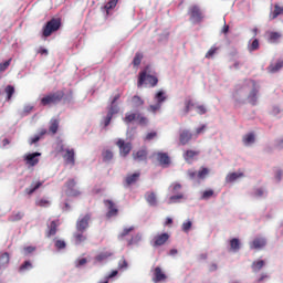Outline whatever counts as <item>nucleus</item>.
<instances>
[{
    "instance_id": "nucleus-1",
    "label": "nucleus",
    "mask_w": 283,
    "mask_h": 283,
    "mask_svg": "<svg viewBox=\"0 0 283 283\" xmlns=\"http://www.w3.org/2000/svg\"><path fill=\"white\" fill-rule=\"evenodd\" d=\"M159 80L155 72H151L150 67H145L144 71L139 73L137 86L140 87L144 84L149 85L150 87L157 86Z\"/></svg>"
},
{
    "instance_id": "nucleus-2",
    "label": "nucleus",
    "mask_w": 283,
    "mask_h": 283,
    "mask_svg": "<svg viewBox=\"0 0 283 283\" xmlns=\"http://www.w3.org/2000/svg\"><path fill=\"white\" fill-rule=\"evenodd\" d=\"M188 15L192 24H200L205 20V13L198 4H192L188 8Z\"/></svg>"
},
{
    "instance_id": "nucleus-3",
    "label": "nucleus",
    "mask_w": 283,
    "mask_h": 283,
    "mask_svg": "<svg viewBox=\"0 0 283 283\" xmlns=\"http://www.w3.org/2000/svg\"><path fill=\"white\" fill-rule=\"evenodd\" d=\"M64 96L65 93L63 91L50 93L41 99V105H43L44 107L46 105H56L57 103H61V101H63Z\"/></svg>"
},
{
    "instance_id": "nucleus-4",
    "label": "nucleus",
    "mask_w": 283,
    "mask_h": 283,
    "mask_svg": "<svg viewBox=\"0 0 283 283\" xmlns=\"http://www.w3.org/2000/svg\"><path fill=\"white\" fill-rule=\"evenodd\" d=\"M123 120L126 125H129L133 122H137L140 126L148 125V118L142 115L140 113H126Z\"/></svg>"
},
{
    "instance_id": "nucleus-5",
    "label": "nucleus",
    "mask_w": 283,
    "mask_h": 283,
    "mask_svg": "<svg viewBox=\"0 0 283 283\" xmlns=\"http://www.w3.org/2000/svg\"><path fill=\"white\" fill-rule=\"evenodd\" d=\"M61 28V19H51L43 28V36L50 38L54 32H57Z\"/></svg>"
},
{
    "instance_id": "nucleus-6",
    "label": "nucleus",
    "mask_w": 283,
    "mask_h": 283,
    "mask_svg": "<svg viewBox=\"0 0 283 283\" xmlns=\"http://www.w3.org/2000/svg\"><path fill=\"white\" fill-rule=\"evenodd\" d=\"M92 220V213H86L76 220L75 229L77 232H85L90 228V222Z\"/></svg>"
},
{
    "instance_id": "nucleus-7",
    "label": "nucleus",
    "mask_w": 283,
    "mask_h": 283,
    "mask_svg": "<svg viewBox=\"0 0 283 283\" xmlns=\"http://www.w3.org/2000/svg\"><path fill=\"white\" fill-rule=\"evenodd\" d=\"M117 148L119 149V155L122 157H127L130 150L133 149V145L130 142H125L123 138H118L115 143Z\"/></svg>"
},
{
    "instance_id": "nucleus-8",
    "label": "nucleus",
    "mask_w": 283,
    "mask_h": 283,
    "mask_svg": "<svg viewBox=\"0 0 283 283\" xmlns=\"http://www.w3.org/2000/svg\"><path fill=\"white\" fill-rule=\"evenodd\" d=\"M104 205L108 209L106 212L107 219L116 218V216H118V208H116V203H114L113 200H104Z\"/></svg>"
},
{
    "instance_id": "nucleus-9",
    "label": "nucleus",
    "mask_w": 283,
    "mask_h": 283,
    "mask_svg": "<svg viewBox=\"0 0 283 283\" xmlns=\"http://www.w3.org/2000/svg\"><path fill=\"white\" fill-rule=\"evenodd\" d=\"M41 156V153H29L25 157H24V161L28 166L30 167H34L39 164L40 159L39 157Z\"/></svg>"
},
{
    "instance_id": "nucleus-10",
    "label": "nucleus",
    "mask_w": 283,
    "mask_h": 283,
    "mask_svg": "<svg viewBox=\"0 0 283 283\" xmlns=\"http://www.w3.org/2000/svg\"><path fill=\"white\" fill-rule=\"evenodd\" d=\"M66 187V192H69L70 196L78 197L81 195L80 190H76V181L75 179H69L66 184H64Z\"/></svg>"
},
{
    "instance_id": "nucleus-11",
    "label": "nucleus",
    "mask_w": 283,
    "mask_h": 283,
    "mask_svg": "<svg viewBox=\"0 0 283 283\" xmlns=\"http://www.w3.org/2000/svg\"><path fill=\"white\" fill-rule=\"evenodd\" d=\"M266 245V239L265 238H255L252 242H250V249L251 250H262Z\"/></svg>"
},
{
    "instance_id": "nucleus-12",
    "label": "nucleus",
    "mask_w": 283,
    "mask_h": 283,
    "mask_svg": "<svg viewBox=\"0 0 283 283\" xmlns=\"http://www.w3.org/2000/svg\"><path fill=\"white\" fill-rule=\"evenodd\" d=\"M148 156L147 147H142L140 149L133 153L134 160L146 161Z\"/></svg>"
},
{
    "instance_id": "nucleus-13",
    "label": "nucleus",
    "mask_w": 283,
    "mask_h": 283,
    "mask_svg": "<svg viewBox=\"0 0 283 283\" xmlns=\"http://www.w3.org/2000/svg\"><path fill=\"white\" fill-rule=\"evenodd\" d=\"M193 135L190 130L184 129L179 133V143L182 146H186L191 139Z\"/></svg>"
},
{
    "instance_id": "nucleus-14",
    "label": "nucleus",
    "mask_w": 283,
    "mask_h": 283,
    "mask_svg": "<svg viewBox=\"0 0 283 283\" xmlns=\"http://www.w3.org/2000/svg\"><path fill=\"white\" fill-rule=\"evenodd\" d=\"M170 235L169 233L165 232L161 234H157L154 238V247H163L166 244V242L169 240Z\"/></svg>"
},
{
    "instance_id": "nucleus-15",
    "label": "nucleus",
    "mask_w": 283,
    "mask_h": 283,
    "mask_svg": "<svg viewBox=\"0 0 283 283\" xmlns=\"http://www.w3.org/2000/svg\"><path fill=\"white\" fill-rule=\"evenodd\" d=\"M157 158H158L159 164L164 168L169 167L171 164V159H170L169 155H167V153H157Z\"/></svg>"
},
{
    "instance_id": "nucleus-16",
    "label": "nucleus",
    "mask_w": 283,
    "mask_h": 283,
    "mask_svg": "<svg viewBox=\"0 0 283 283\" xmlns=\"http://www.w3.org/2000/svg\"><path fill=\"white\" fill-rule=\"evenodd\" d=\"M167 280V275L163 272L161 268H155L153 281L155 283L165 282Z\"/></svg>"
},
{
    "instance_id": "nucleus-17",
    "label": "nucleus",
    "mask_w": 283,
    "mask_h": 283,
    "mask_svg": "<svg viewBox=\"0 0 283 283\" xmlns=\"http://www.w3.org/2000/svg\"><path fill=\"white\" fill-rule=\"evenodd\" d=\"M84 233L85 231H76L73 233V240L76 245H80L87 241V237Z\"/></svg>"
},
{
    "instance_id": "nucleus-18",
    "label": "nucleus",
    "mask_w": 283,
    "mask_h": 283,
    "mask_svg": "<svg viewBox=\"0 0 283 283\" xmlns=\"http://www.w3.org/2000/svg\"><path fill=\"white\" fill-rule=\"evenodd\" d=\"M64 161L66 165L75 166V151L74 149H66V154L64 155Z\"/></svg>"
},
{
    "instance_id": "nucleus-19",
    "label": "nucleus",
    "mask_w": 283,
    "mask_h": 283,
    "mask_svg": "<svg viewBox=\"0 0 283 283\" xmlns=\"http://www.w3.org/2000/svg\"><path fill=\"white\" fill-rule=\"evenodd\" d=\"M185 108L184 114L188 115L193 108L196 109L197 104L190 97L186 98L184 102Z\"/></svg>"
},
{
    "instance_id": "nucleus-20",
    "label": "nucleus",
    "mask_w": 283,
    "mask_h": 283,
    "mask_svg": "<svg viewBox=\"0 0 283 283\" xmlns=\"http://www.w3.org/2000/svg\"><path fill=\"white\" fill-rule=\"evenodd\" d=\"M280 15H283V6H280V3H275L274 11L270 13V20H276Z\"/></svg>"
},
{
    "instance_id": "nucleus-21",
    "label": "nucleus",
    "mask_w": 283,
    "mask_h": 283,
    "mask_svg": "<svg viewBox=\"0 0 283 283\" xmlns=\"http://www.w3.org/2000/svg\"><path fill=\"white\" fill-rule=\"evenodd\" d=\"M139 177H140L139 172H136V174H133V175H128L125 178V187H129V186L136 184L139 180Z\"/></svg>"
},
{
    "instance_id": "nucleus-22",
    "label": "nucleus",
    "mask_w": 283,
    "mask_h": 283,
    "mask_svg": "<svg viewBox=\"0 0 283 283\" xmlns=\"http://www.w3.org/2000/svg\"><path fill=\"white\" fill-rule=\"evenodd\" d=\"M199 155H200V150L187 149L184 153V159L186 161H190V160H193Z\"/></svg>"
},
{
    "instance_id": "nucleus-23",
    "label": "nucleus",
    "mask_w": 283,
    "mask_h": 283,
    "mask_svg": "<svg viewBox=\"0 0 283 283\" xmlns=\"http://www.w3.org/2000/svg\"><path fill=\"white\" fill-rule=\"evenodd\" d=\"M229 251L230 252H238L241 248V242L238 238H232L230 241H229Z\"/></svg>"
},
{
    "instance_id": "nucleus-24",
    "label": "nucleus",
    "mask_w": 283,
    "mask_h": 283,
    "mask_svg": "<svg viewBox=\"0 0 283 283\" xmlns=\"http://www.w3.org/2000/svg\"><path fill=\"white\" fill-rule=\"evenodd\" d=\"M57 227H59L57 222L56 221H52L50 223V226L48 227L49 230L46 231V238H51V237L56 235Z\"/></svg>"
},
{
    "instance_id": "nucleus-25",
    "label": "nucleus",
    "mask_w": 283,
    "mask_h": 283,
    "mask_svg": "<svg viewBox=\"0 0 283 283\" xmlns=\"http://www.w3.org/2000/svg\"><path fill=\"white\" fill-rule=\"evenodd\" d=\"M59 126H60V120L56 118H52L50 120L49 133L52 135H56V133L59 132Z\"/></svg>"
},
{
    "instance_id": "nucleus-26",
    "label": "nucleus",
    "mask_w": 283,
    "mask_h": 283,
    "mask_svg": "<svg viewBox=\"0 0 283 283\" xmlns=\"http://www.w3.org/2000/svg\"><path fill=\"white\" fill-rule=\"evenodd\" d=\"M114 253L111 251H103L99 252L96 256H95V261L96 262H103L106 261L107 259H109L111 256H113Z\"/></svg>"
},
{
    "instance_id": "nucleus-27",
    "label": "nucleus",
    "mask_w": 283,
    "mask_h": 283,
    "mask_svg": "<svg viewBox=\"0 0 283 283\" xmlns=\"http://www.w3.org/2000/svg\"><path fill=\"white\" fill-rule=\"evenodd\" d=\"M8 264H10V253L3 252L0 254V266L4 269Z\"/></svg>"
},
{
    "instance_id": "nucleus-28",
    "label": "nucleus",
    "mask_w": 283,
    "mask_h": 283,
    "mask_svg": "<svg viewBox=\"0 0 283 283\" xmlns=\"http://www.w3.org/2000/svg\"><path fill=\"white\" fill-rule=\"evenodd\" d=\"M283 69V61L279 60L276 61L275 64H271L269 67H268V71L270 73H276L279 71H281Z\"/></svg>"
},
{
    "instance_id": "nucleus-29",
    "label": "nucleus",
    "mask_w": 283,
    "mask_h": 283,
    "mask_svg": "<svg viewBox=\"0 0 283 283\" xmlns=\"http://www.w3.org/2000/svg\"><path fill=\"white\" fill-rule=\"evenodd\" d=\"M24 213L22 211H14L12 214L9 217L10 222H19L23 219Z\"/></svg>"
},
{
    "instance_id": "nucleus-30",
    "label": "nucleus",
    "mask_w": 283,
    "mask_h": 283,
    "mask_svg": "<svg viewBox=\"0 0 283 283\" xmlns=\"http://www.w3.org/2000/svg\"><path fill=\"white\" fill-rule=\"evenodd\" d=\"M210 175V169L201 167L197 174V179L205 180Z\"/></svg>"
},
{
    "instance_id": "nucleus-31",
    "label": "nucleus",
    "mask_w": 283,
    "mask_h": 283,
    "mask_svg": "<svg viewBox=\"0 0 283 283\" xmlns=\"http://www.w3.org/2000/svg\"><path fill=\"white\" fill-rule=\"evenodd\" d=\"M265 265V261H253L251 268L254 273H258L262 270V268Z\"/></svg>"
},
{
    "instance_id": "nucleus-32",
    "label": "nucleus",
    "mask_w": 283,
    "mask_h": 283,
    "mask_svg": "<svg viewBox=\"0 0 283 283\" xmlns=\"http://www.w3.org/2000/svg\"><path fill=\"white\" fill-rule=\"evenodd\" d=\"M35 205L38 207L46 209L48 207L51 206V200L49 198H41L35 201Z\"/></svg>"
},
{
    "instance_id": "nucleus-33",
    "label": "nucleus",
    "mask_w": 283,
    "mask_h": 283,
    "mask_svg": "<svg viewBox=\"0 0 283 283\" xmlns=\"http://www.w3.org/2000/svg\"><path fill=\"white\" fill-rule=\"evenodd\" d=\"M132 104L133 107H143V105H145V101L140 96L135 95L132 97Z\"/></svg>"
},
{
    "instance_id": "nucleus-34",
    "label": "nucleus",
    "mask_w": 283,
    "mask_h": 283,
    "mask_svg": "<svg viewBox=\"0 0 283 283\" xmlns=\"http://www.w3.org/2000/svg\"><path fill=\"white\" fill-rule=\"evenodd\" d=\"M155 101L157 102L158 105H163V103H165V101H167L166 93L164 91H159L155 95Z\"/></svg>"
},
{
    "instance_id": "nucleus-35",
    "label": "nucleus",
    "mask_w": 283,
    "mask_h": 283,
    "mask_svg": "<svg viewBox=\"0 0 283 283\" xmlns=\"http://www.w3.org/2000/svg\"><path fill=\"white\" fill-rule=\"evenodd\" d=\"M268 36H269V41L274 43L282 38V34L276 31H270V32H268Z\"/></svg>"
},
{
    "instance_id": "nucleus-36",
    "label": "nucleus",
    "mask_w": 283,
    "mask_h": 283,
    "mask_svg": "<svg viewBox=\"0 0 283 283\" xmlns=\"http://www.w3.org/2000/svg\"><path fill=\"white\" fill-rule=\"evenodd\" d=\"M102 157H103V161L108 163V161L113 160L114 153L111 149H105L102 153Z\"/></svg>"
},
{
    "instance_id": "nucleus-37",
    "label": "nucleus",
    "mask_w": 283,
    "mask_h": 283,
    "mask_svg": "<svg viewBox=\"0 0 283 283\" xmlns=\"http://www.w3.org/2000/svg\"><path fill=\"white\" fill-rule=\"evenodd\" d=\"M117 4H118V0H109L105 4L104 10L106 11L107 14H109V11L116 9Z\"/></svg>"
},
{
    "instance_id": "nucleus-38",
    "label": "nucleus",
    "mask_w": 283,
    "mask_h": 283,
    "mask_svg": "<svg viewBox=\"0 0 283 283\" xmlns=\"http://www.w3.org/2000/svg\"><path fill=\"white\" fill-rule=\"evenodd\" d=\"M244 177V175L242 172L238 174V172H232V174H229L226 178V181L227 182H233L235 181L237 179L239 178H242Z\"/></svg>"
},
{
    "instance_id": "nucleus-39",
    "label": "nucleus",
    "mask_w": 283,
    "mask_h": 283,
    "mask_svg": "<svg viewBox=\"0 0 283 283\" xmlns=\"http://www.w3.org/2000/svg\"><path fill=\"white\" fill-rule=\"evenodd\" d=\"M146 200L150 206L157 205V197H156L155 192H147Z\"/></svg>"
},
{
    "instance_id": "nucleus-40",
    "label": "nucleus",
    "mask_w": 283,
    "mask_h": 283,
    "mask_svg": "<svg viewBox=\"0 0 283 283\" xmlns=\"http://www.w3.org/2000/svg\"><path fill=\"white\" fill-rule=\"evenodd\" d=\"M142 233H136L135 235L132 237V239L128 240V245L138 244L139 242H142Z\"/></svg>"
},
{
    "instance_id": "nucleus-41",
    "label": "nucleus",
    "mask_w": 283,
    "mask_h": 283,
    "mask_svg": "<svg viewBox=\"0 0 283 283\" xmlns=\"http://www.w3.org/2000/svg\"><path fill=\"white\" fill-rule=\"evenodd\" d=\"M248 98H249V103H251V105H255L256 101H258V91L255 88H253Z\"/></svg>"
},
{
    "instance_id": "nucleus-42",
    "label": "nucleus",
    "mask_w": 283,
    "mask_h": 283,
    "mask_svg": "<svg viewBox=\"0 0 283 283\" xmlns=\"http://www.w3.org/2000/svg\"><path fill=\"white\" fill-rule=\"evenodd\" d=\"M32 269H33V265H32L31 261H24V263H22V265H20L19 272L22 273V272H25V271H29Z\"/></svg>"
},
{
    "instance_id": "nucleus-43",
    "label": "nucleus",
    "mask_w": 283,
    "mask_h": 283,
    "mask_svg": "<svg viewBox=\"0 0 283 283\" xmlns=\"http://www.w3.org/2000/svg\"><path fill=\"white\" fill-rule=\"evenodd\" d=\"M196 112L198 115L202 116L206 115L208 113V108L206 105L202 104H197L196 105Z\"/></svg>"
},
{
    "instance_id": "nucleus-44",
    "label": "nucleus",
    "mask_w": 283,
    "mask_h": 283,
    "mask_svg": "<svg viewBox=\"0 0 283 283\" xmlns=\"http://www.w3.org/2000/svg\"><path fill=\"white\" fill-rule=\"evenodd\" d=\"M44 184V181H38L34 186H31V188H27L25 192L28 195H32L34 191H36L42 185Z\"/></svg>"
},
{
    "instance_id": "nucleus-45",
    "label": "nucleus",
    "mask_w": 283,
    "mask_h": 283,
    "mask_svg": "<svg viewBox=\"0 0 283 283\" xmlns=\"http://www.w3.org/2000/svg\"><path fill=\"white\" fill-rule=\"evenodd\" d=\"M255 142V136L253 133H250V134H247L243 138V143L245 145H250V144H253Z\"/></svg>"
},
{
    "instance_id": "nucleus-46",
    "label": "nucleus",
    "mask_w": 283,
    "mask_h": 283,
    "mask_svg": "<svg viewBox=\"0 0 283 283\" xmlns=\"http://www.w3.org/2000/svg\"><path fill=\"white\" fill-rule=\"evenodd\" d=\"M4 92L7 94V101H10L12 98V96L14 95V86L12 85H8L6 88H4Z\"/></svg>"
},
{
    "instance_id": "nucleus-47",
    "label": "nucleus",
    "mask_w": 283,
    "mask_h": 283,
    "mask_svg": "<svg viewBox=\"0 0 283 283\" xmlns=\"http://www.w3.org/2000/svg\"><path fill=\"white\" fill-rule=\"evenodd\" d=\"M219 51V48L218 46H211L210 49H209V51H207V53H206V59H211V57H213L216 54H217V52Z\"/></svg>"
},
{
    "instance_id": "nucleus-48",
    "label": "nucleus",
    "mask_w": 283,
    "mask_h": 283,
    "mask_svg": "<svg viewBox=\"0 0 283 283\" xmlns=\"http://www.w3.org/2000/svg\"><path fill=\"white\" fill-rule=\"evenodd\" d=\"M143 57H144L143 53H136L135 57L133 60V65L134 66H139L140 63H142Z\"/></svg>"
},
{
    "instance_id": "nucleus-49",
    "label": "nucleus",
    "mask_w": 283,
    "mask_h": 283,
    "mask_svg": "<svg viewBox=\"0 0 283 283\" xmlns=\"http://www.w3.org/2000/svg\"><path fill=\"white\" fill-rule=\"evenodd\" d=\"M191 228H192V221H190V220H188L187 222H184L181 224V230L185 233H188L191 230Z\"/></svg>"
},
{
    "instance_id": "nucleus-50",
    "label": "nucleus",
    "mask_w": 283,
    "mask_h": 283,
    "mask_svg": "<svg viewBox=\"0 0 283 283\" xmlns=\"http://www.w3.org/2000/svg\"><path fill=\"white\" fill-rule=\"evenodd\" d=\"M259 48H260L259 39H254L252 44H250L249 46V51L254 52V51H258Z\"/></svg>"
},
{
    "instance_id": "nucleus-51",
    "label": "nucleus",
    "mask_w": 283,
    "mask_h": 283,
    "mask_svg": "<svg viewBox=\"0 0 283 283\" xmlns=\"http://www.w3.org/2000/svg\"><path fill=\"white\" fill-rule=\"evenodd\" d=\"M135 230V227L132 226L129 228H125L122 233L119 234V238L123 239L125 237H127L130 232H133Z\"/></svg>"
},
{
    "instance_id": "nucleus-52",
    "label": "nucleus",
    "mask_w": 283,
    "mask_h": 283,
    "mask_svg": "<svg viewBox=\"0 0 283 283\" xmlns=\"http://www.w3.org/2000/svg\"><path fill=\"white\" fill-rule=\"evenodd\" d=\"M160 108H161V105L158 104V103H156V104L150 105V106L148 107V112H150V113H153V114H156L157 112L160 111Z\"/></svg>"
},
{
    "instance_id": "nucleus-53",
    "label": "nucleus",
    "mask_w": 283,
    "mask_h": 283,
    "mask_svg": "<svg viewBox=\"0 0 283 283\" xmlns=\"http://www.w3.org/2000/svg\"><path fill=\"white\" fill-rule=\"evenodd\" d=\"M127 266H128V263H127L126 259L124 256L122 259H119L118 269L119 270H126Z\"/></svg>"
},
{
    "instance_id": "nucleus-54",
    "label": "nucleus",
    "mask_w": 283,
    "mask_h": 283,
    "mask_svg": "<svg viewBox=\"0 0 283 283\" xmlns=\"http://www.w3.org/2000/svg\"><path fill=\"white\" fill-rule=\"evenodd\" d=\"M113 120V113H107L106 117L104 118V127H108Z\"/></svg>"
},
{
    "instance_id": "nucleus-55",
    "label": "nucleus",
    "mask_w": 283,
    "mask_h": 283,
    "mask_svg": "<svg viewBox=\"0 0 283 283\" xmlns=\"http://www.w3.org/2000/svg\"><path fill=\"white\" fill-rule=\"evenodd\" d=\"M55 247L57 250H64L66 248V242L64 240H56Z\"/></svg>"
},
{
    "instance_id": "nucleus-56",
    "label": "nucleus",
    "mask_w": 283,
    "mask_h": 283,
    "mask_svg": "<svg viewBox=\"0 0 283 283\" xmlns=\"http://www.w3.org/2000/svg\"><path fill=\"white\" fill-rule=\"evenodd\" d=\"M12 62V59H10L9 61L4 62V63H0V73L4 72L6 70H8L10 67V63Z\"/></svg>"
},
{
    "instance_id": "nucleus-57",
    "label": "nucleus",
    "mask_w": 283,
    "mask_h": 283,
    "mask_svg": "<svg viewBox=\"0 0 283 283\" xmlns=\"http://www.w3.org/2000/svg\"><path fill=\"white\" fill-rule=\"evenodd\" d=\"M85 264H87V259L86 258H81V259H77V261H75V266L76 268L83 266Z\"/></svg>"
},
{
    "instance_id": "nucleus-58",
    "label": "nucleus",
    "mask_w": 283,
    "mask_h": 283,
    "mask_svg": "<svg viewBox=\"0 0 283 283\" xmlns=\"http://www.w3.org/2000/svg\"><path fill=\"white\" fill-rule=\"evenodd\" d=\"M107 114H112V117H114V115L118 114V106L113 104V105L109 107Z\"/></svg>"
},
{
    "instance_id": "nucleus-59",
    "label": "nucleus",
    "mask_w": 283,
    "mask_h": 283,
    "mask_svg": "<svg viewBox=\"0 0 283 283\" xmlns=\"http://www.w3.org/2000/svg\"><path fill=\"white\" fill-rule=\"evenodd\" d=\"M213 195H214V191H213V190H206V191H203V193H202V199H209V198H211Z\"/></svg>"
},
{
    "instance_id": "nucleus-60",
    "label": "nucleus",
    "mask_w": 283,
    "mask_h": 283,
    "mask_svg": "<svg viewBox=\"0 0 283 283\" xmlns=\"http://www.w3.org/2000/svg\"><path fill=\"white\" fill-rule=\"evenodd\" d=\"M187 175L190 179H197L198 178V172L193 171V170H188Z\"/></svg>"
},
{
    "instance_id": "nucleus-61",
    "label": "nucleus",
    "mask_w": 283,
    "mask_h": 283,
    "mask_svg": "<svg viewBox=\"0 0 283 283\" xmlns=\"http://www.w3.org/2000/svg\"><path fill=\"white\" fill-rule=\"evenodd\" d=\"M156 137H157V133L156 132H150V133L147 134L146 140H153Z\"/></svg>"
},
{
    "instance_id": "nucleus-62",
    "label": "nucleus",
    "mask_w": 283,
    "mask_h": 283,
    "mask_svg": "<svg viewBox=\"0 0 283 283\" xmlns=\"http://www.w3.org/2000/svg\"><path fill=\"white\" fill-rule=\"evenodd\" d=\"M40 139H41L40 135H35L34 137H31L30 138V145L39 143Z\"/></svg>"
},
{
    "instance_id": "nucleus-63",
    "label": "nucleus",
    "mask_w": 283,
    "mask_h": 283,
    "mask_svg": "<svg viewBox=\"0 0 283 283\" xmlns=\"http://www.w3.org/2000/svg\"><path fill=\"white\" fill-rule=\"evenodd\" d=\"M263 195H264V191L262 188L255 189V191H254L255 197H262Z\"/></svg>"
},
{
    "instance_id": "nucleus-64",
    "label": "nucleus",
    "mask_w": 283,
    "mask_h": 283,
    "mask_svg": "<svg viewBox=\"0 0 283 283\" xmlns=\"http://www.w3.org/2000/svg\"><path fill=\"white\" fill-rule=\"evenodd\" d=\"M276 147L283 148V137L276 139Z\"/></svg>"
}]
</instances>
